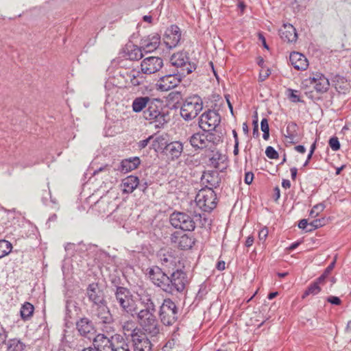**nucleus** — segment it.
<instances>
[{
    "instance_id": "18",
    "label": "nucleus",
    "mask_w": 351,
    "mask_h": 351,
    "mask_svg": "<svg viewBox=\"0 0 351 351\" xmlns=\"http://www.w3.org/2000/svg\"><path fill=\"white\" fill-rule=\"evenodd\" d=\"M171 241L183 250L191 249L195 243L194 238L188 234H180L178 232L171 235Z\"/></svg>"
},
{
    "instance_id": "19",
    "label": "nucleus",
    "mask_w": 351,
    "mask_h": 351,
    "mask_svg": "<svg viewBox=\"0 0 351 351\" xmlns=\"http://www.w3.org/2000/svg\"><path fill=\"white\" fill-rule=\"evenodd\" d=\"M309 81L313 85L315 90L319 93L326 92L330 86L329 80L321 73H315L309 77Z\"/></svg>"
},
{
    "instance_id": "25",
    "label": "nucleus",
    "mask_w": 351,
    "mask_h": 351,
    "mask_svg": "<svg viewBox=\"0 0 351 351\" xmlns=\"http://www.w3.org/2000/svg\"><path fill=\"white\" fill-rule=\"evenodd\" d=\"M76 328L79 333L84 337H89L90 334H93L94 326L91 320L87 317H82L76 322Z\"/></svg>"
},
{
    "instance_id": "17",
    "label": "nucleus",
    "mask_w": 351,
    "mask_h": 351,
    "mask_svg": "<svg viewBox=\"0 0 351 351\" xmlns=\"http://www.w3.org/2000/svg\"><path fill=\"white\" fill-rule=\"evenodd\" d=\"M163 66L161 58L150 56L145 58L141 64V71L145 74H152L159 71Z\"/></svg>"
},
{
    "instance_id": "1",
    "label": "nucleus",
    "mask_w": 351,
    "mask_h": 351,
    "mask_svg": "<svg viewBox=\"0 0 351 351\" xmlns=\"http://www.w3.org/2000/svg\"><path fill=\"white\" fill-rule=\"evenodd\" d=\"M170 62L175 67L178 76L186 77L196 69V64L190 61L189 53L181 51L173 53L170 58Z\"/></svg>"
},
{
    "instance_id": "45",
    "label": "nucleus",
    "mask_w": 351,
    "mask_h": 351,
    "mask_svg": "<svg viewBox=\"0 0 351 351\" xmlns=\"http://www.w3.org/2000/svg\"><path fill=\"white\" fill-rule=\"evenodd\" d=\"M325 208V206L323 204H317L315 205L310 212V216L312 217H316L322 213Z\"/></svg>"
},
{
    "instance_id": "34",
    "label": "nucleus",
    "mask_w": 351,
    "mask_h": 351,
    "mask_svg": "<svg viewBox=\"0 0 351 351\" xmlns=\"http://www.w3.org/2000/svg\"><path fill=\"white\" fill-rule=\"evenodd\" d=\"M156 309L154 311L147 308H143L137 313V319L141 324L143 325L146 323L149 319L155 317V313Z\"/></svg>"
},
{
    "instance_id": "2",
    "label": "nucleus",
    "mask_w": 351,
    "mask_h": 351,
    "mask_svg": "<svg viewBox=\"0 0 351 351\" xmlns=\"http://www.w3.org/2000/svg\"><path fill=\"white\" fill-rule=\"evenodd\" d=\"M203 109V101L197 95L186 98L180 109L181 117L185 121L195 119Z\"/></svg>"
},
{
    "instance_id": "7",
    "label": "nucleus",
    "mask_w": 351,
    "mask_h": 351,
    "mask_svg": "<svg viewBox=\"0 0 351 351\" xmlns=\"http://www.w3.org/2000/svg\"><path fill=\"white\" fill-rule=\"evenodd\" d=\"M143 117L145 119L154 124L156 128H162L167 123V114L159 110L154 101L143 110Z\"/></svg>"
},
{
    "instance_id": "42",
    "label": "nucleus",
    "mask_w": 351,
    "mask_h": 351,
    "mask_svg": "<svg viewBox=\"0 0 351 351\" xmlns=\"http://www.w3.org/2000/svg\"><path fill=\"white\" fill-rule=\"evenodd\" d=\"M143 48L141 46L140 47L137 46H134V49H132L128 53V57L132 60H138L143 58Z\"/></svg>"
},
{
    "instance_id": "57",
    "label": "nucleus",
    "mask_w": 351,
    "mask_h": 351,
    "mask_svg": "<svg viewBox=\"0 0 351 351\" xmlns=\"http://www.w3.org/2000/svg\"><path fill=\"white\" fill-rule=\"evenodd\" d=\"M109 170H110L109 166L104 165L103 167H99L98 169L95 170L93 174V176H96L99 172L106 171H109Z\"/></svg>"
},
{
    "instance_id": "48",
    "label": "nucleus",
    "mask_w": 351,
    "mask_h": 351,
    "mask_svg": "<svg viewBox=\"0 0 351 351\" xmlns=\"http://www.w3.org/2000/svg\"><path fill=\"white\" fill-rule=\"evenodd\" d=\"M265 154L270 159H277L279 157L278 153L271 146H268L266 148Z\"/></svg>"
},
{
    "instance_id": "35",
    "label": "nucleus",
    "mask_w": 351,
    "mask_h": 351,
    "mask_svg": "<svg viewBox=\"0 0 351 351\" xmlns=\"http://www.w3.org/2000/svg\"><path fill=\"white\" fill-rule=\"evenodd\" d=\"M34 306L29 303V302H25L20 311V315L23 320L26 321L29 319L34 313Z\"/></svg>"
},
{
    "instance_id": "51",
    "label": "nucleus",
    "mask_w": 351,
    "mask_h": 351,
    "mask_svg": "<svg viewBox=\"0 0 351 351\" xmlns=\"http://www.w3.org/2000/svg\"><path fill=\"white\" fill-rule=\"evenodd\" d=\"M270 73H271V72L269 69H267L265 70L262 69V70L260 71V73H259V77H258L259 81L260 82L265 81L269 76Z\"/></svg>"
},
{
    "instance_id": "58",
    "label": "nucleus",
    "mask_w": 351,
    "mask_h": 351,
    "mask_svg": "<svg viewBox=\"0 0 351 351\" xmlns=\"http://www.w3.org/2000/svg\"><path fill=\"white\" fill-rule=\"evenodd\" d=\"M254 237L252 236H249L246 241H245V246L246 247H250L252 245V244L254 243Z\"/></svg>"
},
{
    "instance_id": "62",
    "label": "nucleus",
    "mask_w": 351,
    "mask_h": 351,
    "mask_svg": "<svg viewBox=\"0 0 351 351\" xmlns=\"http://www.w3.org/2000/svg\"><path fill=\"white\" fill-rule=\"evenodd\" d=\"M295 149L297 152H298L300 153H302V154H304L306 152L305 147L303 145H301L295 146Z\"/></svg>"
},
{
    "instance_id": "32",
    "label": "nucleus",
    "mask_w": 351,
    "mask_h": 351,
    "mask_svg": "<svg viewBox=\"0 0 351 351\" xmlns=\"http://www.w3.org/2000/svg\"><path fill=\"white\" fill-rule=\"evenodd\" d=\"M213 152L212 156L209 158V165L215 169H220L221 164H223L226 160V157L222 155L219 152H215L214 149H210Z\"/></svg>"
},
{
    "instance_id": "46",
    "label": "nucleus",
    "mask_w": 351,
    "mask_h": 351,
    "mask_svg": "<svg viewBox=\"0 0 351 351\" xmlns=\"http://www.w3.org/2000/svg\"><path fill=\"white\" fill-rule=\"evenodd\" d=\"M324 225V219H317L309 223L311 228L307 229V232H312L313 230L322 227Z\"/></svg>"
},
{
    "instance_id": "3",
    "label": "nucleus",
    "mask_w": 351,
    "mask_h": 351,
    "mask_svg": "<svg viewBox=\"0 0 351 351\" xmlns=\"http://www.w3.org/2000/svg\"><path fill=\"white\" fill-rule=\"evenodd\" d=\"M169 281L167 293L171 295L183 292L189 283L187 274L180 268L169 273Z\"/></svg>"
},
{
    "instance_id": "11",
    "label": "nucleus",
    "mask_w": 351,
    "mask_h": 351,
    "mask_svg": "<svg viewBox=\"0 0 351 351\" xmlns=\"http://www.w3.org/2000/svg\"><path fill=\"white\" fill-rule=\"evenodd\" d=\"M169 221L175 228L185 231H193L195 228V222L191 217L182 212H173L171 214Z\"/></svg>"
},
{
    "instance_id": "14",
    "label": "nucleus",
    "mask_w": 351,
    "mask_h": 351,
    "mask_svg": "<svg viewBox=\"0 0 351 351\" xmlns=\"http://www.w3.org/2000/svg\"><path fill=\"white\" fill-rule=\"evenodd\" d=\"M184 77L178 76V73L173 71L160 78L156 84V88L160 91H168L176 87Z\"/></svg>"
},
{
    "instance_id": "9",
    "label": "nucleus",
    "mask_w": 351,
    "mask_h": 351,
    "mask_svg": "<svg viewBox=\"0 0 351 351\" xmlns=\"http://www.w3.org/2000/svg\"><path fill=\"white\" fill-rule=\"evenodd\" d=\"M146 275L154 285L167 293L169 273L158 266H152L147 269Z\"/></svg>"
},
{
    "instance_id": "36",
    "label": "nucleus",
    "mask_w": 351,
    "mask_h": 351,
    "mask_svg": "<svg viewBox=\"0 0 351 351\" xmlns=\"http://www.w3.org/2000/svg\"><path fill=\"white\" fill-rule=\"evenodd\" d=\"M7 351H24L25 345L18 339H11L6 343Z\"/></svg>"
},
{
    "instance_id": "47",
    "label": "nucleus",
    "mask_w": 351,
    "mask_h": 351,
    "mask_svg": "<svg viewBox=\"0 0 351 351\" xmlns=\"http://www.w3.org/2000/svg\"><path fill=\"white\" fill-rule=\"evenodd\" d=\"M329 146L333 151H338L340 149V143L337 136H333L329 139Z\"/></svg>"
},
{
    "instance_id": "54",
    "label": "nucleus",
    "mask_w": 351,
    "mask_h": 351,
    "mask_svg": "<svg viewBox=\"0 0 351 351\" xmlns=\"http://www.w3.org/2000/svg\"><path fill=\"white\" fill-rule=\"evenodd\" d=\"M308 226L309 223H308V221L306 219H301L298 223V227L300 229L304 230L306 232H308L307 229H308Z\"/></svg>"
},
{
    "instance_id": "15",
    "label": "nucleus",
    "mask_w": 351,
    "mask_h": 351,
    "mask_svg": "<svg viewBox=\"0 0 351 351\" xmlns=\"http://www.w3.org/2000/svg\"><path fill=\"white\" fill-rule=\"evenodd\" d=\"M158 256L162 266V269L167 272L170 273L180 268L178 265L180 263L179 258L175 256L172 252L162 250L158 252Z\"/></svg>"
},
{
    "instance_id": "28",
    "label": "nucleus",
    "mask_w": 351,
    "mask_h": 351,
    "mask_svg": "<svg viewBox=\"0 0 351 351\" xmlns=\"http://www.w3.org/2000/svg\"><path fill=\"white\" fill-rule=\"evenodd\" d=\"M139 184V179L134 176H129L122 180L121 186L123 193H131Z\"/></svg>"
},
{
    "instance_id": "31",
    "label": "nucleus",
    "mask_w": 351,
    "mask_h": 351,
    "mask_svg": "<svg viewBox=\"0 0 351 351\" xmlns=\"http://www.w3.org/2000/svg\"><path fill=\"white\" fill-rule=\"evenodd\" d=\"M165 150L172 159L178 158L183 152V145L180 141H173L166 145Z\"/></svg>"
},
{
    "instance_id": "63",
    "label": "nucleus",
    "mask_w": 351,
    "mask_h": 351,
    "mask_svg": "<svg viewBox=\"0 0 351 351\" xmlns=\"http://www.w3.org/2000/svg\"><path fill=\"white\" fill-rule=\"evenodd\" d=\"M282 186L285 189H289L291 186V182L289 180H283L282 182Z\"/></svg>"
},
{
    "instance_id": "20",
    "label": "nucleus",
    "mask_w": 351,
    "mask_h": 351,
    "mask_svg": "<svg viewBox=\"0 0 351 351\" xmlns=\"http://www.w3.org/2000/svg\"><path fill=\"white\" fill-rule=\"evenodd\" d=\"M160 43V36L157 33L152 34L144 37L141 40V45L145 53H150L156 50Z\"/></svg>"
},
{
    "instance_id": "6",
    "label": "nucleus",
    "mask_w": 351,
    "mask_h": 351,
    "mask_svg": "<svg viewBox=\"0 0 351 351\" xmlns=\"http://www.w3.org/2000/svg\"><path fill=\"white\" fill-rule=\"evenodd\" d=\"M178 308L174 302L167 298L163 300L160 311L159 317L164 325H173L178 319Z\"/></svg>"
},
{
    "instance_id": "8",
    "label": "nucleus",
    "mask_w": 351,
    "mask_h": 351,
    "mask_svg": "<svg viewBox=\"0 0 351 351\" xmlns=\"http://www.w3.org/2000/svg\"><path fill=\"white\" fill-rule=\"evenodd\" d=\"M90 314L93 319L104 327L110 326L114 322L113 317L107 306V302L91 306Z\"/></svg>"
},
{
    "instance_id": "26",
    "label": "nucleus",
    "mask_w": 351,
    "mask_h": 351,
    "mask_svg": "<svg viewBox=\"0 0 351 351\" xmlns=\"http://www.w3.org/2000/svg\"><path fill=\"white\" fill-rule=\"evenodd\" d=\"M189 141L195 149H208V143L206 141L204 132L193 134Z\"/></svg>"
},
{
    "instance_id": "52",
    "label": "nucleus",
    "mask_w": 351,
    "mask_h": 351,
    "mask_svg": "<svg viewBox=\"0 0 351 351\" xmlns=\"http://www.w3.org/2000/svg\"><path fill=\"white\" fill-rule=\"evenodd\" d=\"M326 300L329 303L335 305H340L341 303L340 298L337 296H329L327 298Z\"/></svg>"
},
{
    "instance_id": "30",
    "label": "nucleus",
    "mask_w": 351,
    "mask_h": 351,
    "mask_svg": "<svg viewBox=\"0 0 351 351\" xmlns=\"http://www.w3.org/2000/svg\"><path fill=\"white\" fill-rule=\"evenodd\" d=\"M152 101V99L147 96L137 97L132 101V110L135 112H143Z\"/></svg>"
},
{
    "instance_id": "60",
    "label": "nucleus",
    "mask_w": 351,
    "mask_h": 351,
    "mask_svg": "<svg viewBox=\"0 0 351 351\" xmlns=\"http://www.w3.org/2000/svg\"><path fill=\"white\" fill-rule=\"evenodd\" d=\"M280 197V191L278 186L275 187L274 189V199L275 201H277Z\"/></svg>"
},
{
    "instance_id": "41",
    "label": "nucleus",
    "mask_w": 351,
    "mask_h": 351,
    "mask_svg": "<svg viewBox=\"0 0 351 351\" xmlns=\"http://www.w3.org/2000/svg\"><path fill=\"white\" fill-rule=\"evenodd\" d=\"M321 291V288L319 285H317V282H313L311 284L306 290L304 291L302 298H305L309 295H317Z\"/></svg>"
},
{
    "instance_id": "53",
    "label": "nucleus",
    "mask_w": 351,
    "mask_h": 351,
    "mask_svg": "<svg viewBox=\"0 0 351 351\" xmlns=\"http://www.w3.org/2000/svg\"><path fill=\"white\" fill-rule=\"evenodd\" d=\"M152 138V136H149L148 138H147L146 139H144V140H142V141H140L138 143V147L140 149H144L145 147H147V145H148V143H149L150 140Z\"/></svg>"
},
{
    "instance_id": "61",
    "label": "nucleus",
    "mask_w": 351,
    "mask_h": 351,
    "mask_svg": "<svg viewBox=\"0 0 351 351\" xmlns=\"http://www.w3.org/2000/svg\"><path fill=\"white\" fill-rule=\"evenodd\" d=\"M290 171H291V176L292 180H295L297 176V172H298L297 168L292 167V168H291Z\"/></svg>"
},
{
    "instance_id": "43",
    "label": "nucleus",
    "mask_w": 351,
    "mask_h": 351,
    "mask_svg": "<svg viewBox=\"0 0 351 351\" xmlns=\"http://www.w3.org/2000/svg\"><path fill=\"white\" fill-rule=\"evenodd\" d=\"M127 75L130 78V84L132 86H136L142 83V81L140 80L139 78L142 79L143 76H141L138 72L132 71L130 73H128Z\"/></svg>"
},
{
    "instance_id": "13",
    "label": "nucleus",
    "mask_w": 351,
    "mask_h": 351,
    "mask_svg": "<svg viewBox=\"0 0 351 351\" xmlns=\"http://www.w3.org/2000/svg\"><path fill=\"white\" fill-rule=\"evenodd\" d=\"M120 335L112 336L110 338L104 334H98L93 341L94 349L97 351H114Z\"/></svg>"
},
{
    "instance_id": "40",
    "label": "nucleus",
    "mask_w": 351,
    "mask_h": 351,
    "mask_svg": "<svg viewBox=\"0 0 351 351\" xmlns=\"http://www.w3.org/2000/svg\"><path fill=\"white\" fill-rule=\"evenodd\" d=\"M195 223L197 222L202 228L210 227L211 225L210 220L207 217L205 213L195 215Z\"/></svg>"
},
{
    "instance_id": "22",
    "label": "nucleus",
    "mask_w": 351,
    "mask_h": 351,
    "mask_svg": "<svg viewBox=\"0 0 351 351\" xmlns=\"http://www.w3.org/2000/svg\"><path fill=\"white\" fill-rule=\"evenodd\" d=\"M291 64L298 71H304L308 66L307 58L299 52L293 51L289 56Z\"/></svg>"
},
{
    "instance_id": "5",
    "label": "nucleus",
    "mask_w": 351,
    "mask_h": 351,
    "mask_svg": "<svg viewBox=\"0 0 351 351\" xmlns=\"http://www.w3.org/2000/svg\"><path fill=\"white\" fill-rule=\"evenodd\" d=\"M197 206L204 212H210L217 206V195L211 187L202 189L195 197Z\"/></svg>"
},
{
    "instance_id": "64",
    "label": "nucleus",
    "mask_w": 351,
    "mask_h": 351,
    "mask_svg": "<svg viewBox=\"0 0 351 351\" xmlns=\"http://www.w3.org/2000/svg\"><path fill=\"white\" fill-rule=\"evenodd\" d=\"M143 20L145 21V22H147V23H151L152 22V16H150V15H145L143 17Z\"/></svg>"
},
{
    "instance_id": "29",
    "label": "nucleus",
    "mask_w": 351,
    "mask_h": 351,
    "mask_svg": "<svg viewBox=\"0 0 351 351\" xmlns=\"http://www.w3.org/2000/svg\"><path fill=\"white\" fill-rule=\"evenodd\" d=\"M141 326L143 330L152 337H156L160 333V325L156 317L153 319H149V321L141 325Z\"/></svg>"
},
{
    "instance_id": "44",
    "label": "nucleus",
    "mask_w": 351,
    "mask_h": 351,
    "mask_svg": "<svg viewBox=\"0 0 351 351\" xmlns=\"http://www.w3.org/2000/svg\"><path fill=\"white\" fill-rule=\"evenodd\" d=\"M114 349V351H131V346L121 337V339H119Z\"/></svg>"
},
{
    "instance_id": "12",
    "label": "nucleus",
    "mask_w": 351,
    "mask_h": 351,
    "mask_svg": "<svg viewBox=\"0 0 351 351\" xmlns=\"http://www.w3.org/2000/svg\"><path fill=\"white\" fill-rule=\"evenodd\" d=\"M221 122L220 114L214 110H206L199 119V127L203 130H215Z\"/></svg>"
},
{
    "instance_id": "16",
    "label": "nucleus",
    "mask_w": 351,
    "mask_h": 351,
    "mask_svg": "<svg viewBox=\"0 0 351 351\" xmlns=\"http://www.w3.org/2000/svg\"><path fill=\"white\" fill-rule=\"evenodd\" d=\"M86 295L88 300L92 302L91 306H96L106 303L104 291L97 283L90 284L86 289Z\"/></svg>"
},
{
    "instance_id": "33",
    "label": "nucleus",
    "mask_w": 351,
    "mask_h": 351,
    "mask_svg": "<svg viewBox=\"0 0 351 351\" xmlns=\"http://www.w3.org/2000/svg\"><path fill=\"white\" fill-rule=\"evenodd\" d=\"M213 130H204L206 141L208 143V149H215V146L221 141V136L213 132Z\"/></svg>"
},
{
    "instance_id": "50",
    "label": "nucleus",
    "mask_w": 351,
    "mask_h": 351,
    "mask_svg": "<svg viewBox=\"0 0 351 351\" xmlns=\"http://www.w3.org/2000/svg\"><path fill=\"white\" fill-rule=\"evenodd\" d=\"M268 236V230L266 228H262L258 232L259 241L264 243Z\"/></svg>"
},
{
    "instance_id": "10",
    "label": "nucleus",
    "mask_w": 351,
    "mask_h": 351,
    "mask_svg": "<svg viewBox=\"0 0 351 351\" xmlns=\"http://www.w3.org/2000/svg\"><path fill=\"white\" fill-rule=\"evenodd\" d=\"M130 335L134 351H152V344L143 330L136 328Z\"/></svg>"
},
{
    "instance_id": "59",
    "label": "nucleus",
    "mask_w": 351,
    "mask_h": 351,
    "mask_svg": "<svg viewBox=\"0 0 351 351\" xmlns=\"http://www.w3.org/2000/svg\"><path fill=\"white\" fill-rule=\"evenodd\" d=\"M225 265H226L225 262L223 261H220L217 263L216 267L218 270L223 271L225 269V267H226Z\"/></svg>"
},
{
    "instance_id": "55",
    "label": "nucleus",
    "mask_w": 351,
    "mask_h": 351,
    "mask_svg": "<svg viewBox=\"0 0 351 351\" xmlns=\"http://www.w3.org/2000/svg\"><path fill=\"white\" fill-rule=\"evenodd\" d=\"M261 129L263 131H269L268 121L266 118H263L261 122Z\"/></svg>"
},
{
    "instance_id": "27",
    "label": "nucleus",
    "mask_w": 351,
    "mask_h": 351,
    "mask_svg": "<svg viewBox=\"0 0 351 351\" xmlns=\"http://www.w3.org/2000/svg\"><path fill=\"white\" fill-rule=\"evenodd\" d=\"M140 164L141 160L137 156L126 158L121 162L118 170L122 173H126L136 169Z\"/></svg>"
},
{
    "instance_id": "21",
    "label": "nucleus",
    "mask_w": 351,
    "mask_h": 351,
    "mask_svg": "<svg viewBox=\"0 0 351 351\" xmlns=\"http://www.w3.org/2000/svg\"><path fill=\"white\" fill-rule=\"evenodd\" d=\"M181 39V32L180 28L175 25H171L165 32V43L169 48L176 47Z\"/></svg>"
},
{
    "instance_id": "4",
    "label": "nucleus",
    "mask_w": 351,
    "mask_h": 351,
    "mask_svg": "<svg viewBox=\"0 0 351 351\" xmlns=\"http://www.w3.org/2000/svg\"><path fill=\"white\" fill-rule=\"evenodd\" d=\"M114 286L116 289L114 291V299L112 302L117 303L123 312L132 314L135 311V304L130 291L116 284Z\"/></svg>"
},
{
    "instance_id": "37",
    "label": "nucleus",
    "mask_w": 351,
    "mask_h": 351,
    "mask_svg": "<svg viewBox=\"0 0 351 351\" xmlns=\"http://www.w3.org/2000/svg\"><path fill=\"white\" fill-rule=\"evenodd\" d=\"M140 301L144 305L145 308L151 309L154 311L156 309V306L153 302L151 294L146 291L139 294Z\"/></svg>"
},
{
    "instance_id": "39",
    "label": "nucleus",
    "mask_w": 351,
    "mask_h": 351,
    "mask_svg": "<svg viewBox=\"0 0 351 351\" xmlns=\"http://www.w3.org/2000/svg\"><path fill=\"white\" fill-rule=\"evenodd\" d=\"M297 129L298 125L295 123H289L287 127V135L285 136L291 140H294L298 137Z\"/></svg>"
},
{
    "instance_id": "56",
    "label": "nucleus",
    "mask_w": 351,
    "mask_h": 351,
    "mask_svg": "<svg viewBox=\"0 0 351 351\" xmlns=\"http://www.w3.org/2000/svg\"><path fill=\"white\" fill-rule=\"evenodd\" d=\"M254 179V174L252 172H247L245 175V182L250 184L252 182Z\"/></svg>"
},
{
    "instance_id": "24",
    "label": "nucleus",
    "mask_w": 351,
    "mask_h": 351,
    "mask_svg": "<svg viewBox=\"0 0 351 351\" xmlns=\"http://www.w3.org/2000/svg\"><path fill=\"white\" fill-rule=\"evenodd\" d=\"M201 180L203 184H207L206 187L217 188L221 183V178L217 171H208L204 172Z\"/></svg>"
},
{
    "instance_id": "49",
    "label": "nucleus",
    "mask_w": 351,
    "mask_h": 351,
    "mask_svg": "<svg viewBox=\"0 0 351 351\" xmlns=\"http://www.w3.org/2000/svg\"><path fill=\"white\" fill-rule=\"evenodd\" d=\"M288 92L289 93V95H288V97H289V99L292 102L297 103V102L302 101L300 98V96L297 94L298 93V90H292V89H289Z\"/></svg>"
},
{
    "instance_id": "38",
    "label": "nucleus",
    "mask_w": 351,
    "mask_h": 351,
    "mask_svg": "<svg viewBox=\"0 0 351 351\" xmlns=\"http://www.w3.org/2000/svg\"><path fill=\"white\" fill-rule=\"evenodd\" d=\"M12 244L6 240H0V258L8 255L12 250Z\"/></svg>"
},
{
    "instance_id": "23",
    "label": "nucleus",
    "mask_w": 351,
    "mask_h": 351,
    "mask_svg": "<svg viewBox=\"0 0 351 351\" xmlns=\"http://www.w3.org/2000/svg\"><path fill=\"white\" fill-rule=\"evenodd\" d=\"M281 39L287 43H295L298 38L295 28L291 24H284L279 30Z\"/></svg>"
}]
</instances>
